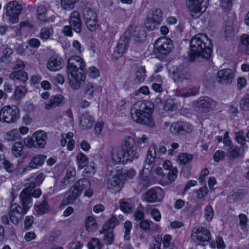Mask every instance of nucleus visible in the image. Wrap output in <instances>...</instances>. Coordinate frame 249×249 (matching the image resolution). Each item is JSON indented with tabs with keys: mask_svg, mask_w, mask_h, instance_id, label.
<instances>
[{
	"mask_svg": "<svg viewBox=\"0 0 249 249\" xmlns=\"http://www.w3.org/2000/svg\"><path fill=\"white\" fill-rule=\"evenodd\" d=\"M85 226L88 231H92L97 228V224L95 218L91 216H88L86 220Z\"/></svg>",
	"mask_w": 249,
	"mask_h": 249,
	"instance_id": "e433bc0d",
	"label": "nucleus"
},
{
	"mask_svg": "<svg viewBox=\"0 0 249 249\" xmlns=\"http://www.w3.org/2000/svg\"><path fill=\"white\" fill-rule=\"evenodd\" d=\"M120 209L124 213H130L131 211V206L129 203L121 200L120 201Z\"/></svg>",
	"mask_w": 249,
	"mask_h": 249,
	"instance_id": "e2e57ef3",
	"label": "nucleus"
},
{
	"mask_svg": "<svg viewBox=\"0 0 249 249\" xmlns=\"http://www.w3.org/2000/svg\"><path fill=\"white\" fill-rule=\"evenodd\" d=\"M79 0H61V5L65 10L72 9Z\"/></svg>",
	"mask_w": 249,
	"mask_h": 249,
	"instance_id": "c03bdc74",
	"label": "nucleus"
},
{
	"mask_svg": "<svg viewBox=\"0 0 249 249\" xmlns=\"http://www.w3.org/2000/svg\"><path fill=\"white\" fill-rule=\"evenodd\" d=\"M46 159V156L44 155H38L34 157L29 163V166L31 168H36L39 166H41Z\"/></svg>",
	"mask_w": 249,
	"mask_h": 249,
	"instance_id": "2f4dec72",
	"label": "nucleus"
},
{
	"mask_svg": "<svg viewBox=\"0 0 249 249\" xmlns=\"http://www.w3.org/2000/svg\"><path fill=\"white\" fill-rule=\"evenodd\" d=\"M26 213H23V209L18 204H12L9 212L10 220L13 224H17Z\"/></svg>",
	"mask_w": 249,
	"mask_h": 249,
	"instance_id": "6ab92c4d",
	"label": "nucleus"
},
{
	"mask_svg": "<svg viewBox=\"0 0 249 249\" xmlns=\"http://www.w3.org/2000/svg\"><path fill=\"white\" fill-rule=\"evenodd\" d=\"M128 32H125L120 38L115 50L112 54L113 57L118 59L121 57L128 48L129 38L126 35Z\"/></svg>",
	"mask_w": 249,
	"mask_h": 249,
	"instance_id": "2eb2a0df",
	"label": "nucleus"
},
{
	"mask_svg": "<svg viewBox=\"0 0 249 249\" xmlns=\"http://www.w3.org/2000/svg\"><path fill=\"white\" fill-rule=\"evenodd\" d=\"M4 139L7 142H13L20 138L19 131L17 129H12L3 134Z\"/></svg>",
	"mask_w": 249,
	"mask_h": 249,
	"instance_id": "f704fd0d",
	"label": "nucleus"
},
{
	"mask_svg": "<svg viewBox=\"0 0 249 249\" xmlns=\"http://www.w3.org/2000/svg\"><path fill=\"white\" fill-rule=\"evenodd\" d=\"M124 183V175L121 171H111L107 182V188L112 193L120 192Z\"/></svg>",
	"mask_w": 249,
	"mask_h": 249,
	"instance_id": "7ed1b4c3",
	"label": "nucleus"
},
{
	"mask_svg": "<svg viewBox=\"0 0 249 249\" xmlns=\"http://www.w3.org/2000/svg\"><path fill=\"white\" fill-rule=\"evenodd\" d=\"M63 65V60L60 56L53 55L47 63V68L51 71H55L61 70Z\"/></svg>",
	"mask_w": 249,
	"mask_h": 249,
	"instance_id": "4be33fe9",
	"label": "nucleus"
},
{
	"mask_svg": "<svg viewBox=\"0 0 249 249\" xmlns=\"http://www.w3.org/2000/svg\"><path fill=\"white\" fill-rule=\"evenodd\" d=\"M125 32H128L127 37L131 36L137 42L143 41L146 36V32L141 26L131 25Z\"/></svg>",
	"mask_w": 249,
	"mask_h": 249,
	"instance_id": "4468645a",
	"label": "nucleus"
},
{
	"mask_svg": "<svg viewBox=\"0 0 249 249\" xmlns=\"http://www.w3.org/2000/svg\"><path fill=\"white\" fill-rule=\"evenodd\" d=\"M233 0H222L221 3V7L225 11H229L232 7Z\"/></svg>",
	"mask_w": 249,
	"mask_h": 249,
	"instance_id": "69168bd1",
	"label": "nucleus"
},
{
	"mask_svg": "<svg viewBox=\"0 0 249 249\" xmlns=\"http://www.w3.org/2000/svg\"><path fill=\"white\" fill-rule=\"evenodd\" d=\"M235 139L238 143L244 146L246 142H249V130L246 132L244 130H240L236 132Z\"/></svg>",
	"mask_w": 249,
	"mask_h": 249,
	"instance_id": "473e14b6",
	"label": "nucleus"
},
{
	"mask_svg": "<svg viewBox=\"0 0 249 249\" xmlns=\"http://www.w3.org/2000/svg\"><path fill=\"white\" fill-rule=\"evenodd\" d=\"M181 131V134H183L184 133H190L193 131V127L189 123L180 122Z\"/></svg>",
	"mask_w": 249,
	"mask_h": 249,
	"instance_id": "4d7b16f0",
	"label": "nucleus"
},
{
	"mask_svg": "<svg viewBox=\"0 0 249 249\" xmlns=\"http://www.w3.org/2000/svg\"><path fill=\"white\" fill-rule=\"evenodd\" d=\"M190 45V61L194 62L199 57L206 59H208L210 57L212 50V42L206 35L199 34L196 35L191 39Z\"/></svg>",
	"mask_w": 249,
	"mask_h": 249,
	"instance_id": "f257e3e1",
	"label": "nucleus"
},
{
	"mask_svg": "<svg viewBox=\"0 0 249 249\" xmlns=\"http://www.w3.org/2000/svg\"><path fill=\"white\" fill-rule=\"evenodd\" d=\"M43 179V174L42 173L37 175L36 177H31L30 180L33 181L35 180V182L32 183L28 187H30L32 189H34L36 186V185H40Z\"/></svg>",
	"mask_w": 249,
	"mask_h": 249,
	"instance_id": "a18cd8bd",
	"label": "nucleus"
},
{
	"mask_svg": "<svg viewBox=\"0 0 249 249\" xmlns=\"http://www.w3.org/2000/svg\"><path fill=\"white\" fill-rule=\"evenodd\" d=\"M196 106L201 112L206 113L214 108L216 102L208 97H202L197 100Z\"/></svg>",
	"mask_w": 249,
	"mask_h": 249,
	"instance_id": "f8f14e48",
	"label": "nucleus"
},
{
	"mask_svg": "<svg viewBox=\"0 0 249 249\" xmlns=\"http://www.w3.org/2000/svg\"><path fill=\"white\" fill-rule=\"evenodd\" d=\"M81 194L73 186H71L64 197L63 202L65 204H73Z\"/></svg>",
	"mask_w": 249,
	"mask_h": 249,
	"instance_id": "393cba45",
	"label": "nucleus"
},
{
	"mask_svg": "<svg viewBox=\"0 0 249 249\" xmlns=\"http://www.w3.org/2000/svg\"><path fill=\"white\" fill-rule=\"evenodd\" d=\"M198 90L196 87H192L188 89L187 91L178 90L177 91V94L179 96L188 97L196 95L198 93Z\"/></svg>",
	"mask_w": 249,
	"mask_h": 249,
	"instance_id": "58836bf2",
	"label": "nucleus"
},
{
	"mask_svg": "<svg viewBox=\"0 0 249 249\" xmlns=\"http://www.w3.org/2000/svg\"><path fill=\"white\" fill-rule=\"evenodd\" d=\"M170 131L173 134H181L180 122L172 124L170 125Z\"/></svg>",
	"mask_w": 249,
	"mask_h": 249,
	"instance_id": "6e6d98bb",
	"label": "nucleus"
},
{
	"mask_svg": "<svg viewBox=\"0 0 249 249\" xmlns=\"http://www.w3.org/2000/svg\"><path fill=\"white\" fill-rule=\"evenodd\" d=\"M83 16L88 29L91 32L95 31L99 26L96 12L89 7H85L83 9Z\"/></svg>",
	"mask_w": 249,
	"mask_h": 249,
	"instance_id": "6e6552de",
	"label": "nucleus"
},
{
	"mask_svg": "<svg viewBox=\"0 0 249 249\" xmlns=\"http://www.w3.org/2000/svg\"><path fill=\"white\" fill-rule=\"evenodd\" d=\"M119 221L117 218L113 215L108 221H107L103 226L104 230H109L113 229L118 225Z\"/></svg>",
	"mask_w": 249,
	"mask_h": 249,
	"instance_id": "79ce46f5",
	"label": "nucleus"
},
{
	"mask_svg": "<svg viewBox=\"0 0 249 249\" xmlns=\"http://www.w3.org/2000/svg\"><path fill=\"white\" fill-rule=\"evenodd\" d=\"M13 53L12 50L9 47H6L3 51V55L1 57L2 61H6L10 55Z\"/></svg>",
	"mask_w": 249,
	"mask_h": 249,
	"instance_id": "338daca9",
	"label": "nucleus"
},
{
	"mask_svg": "<svg viewBox=\"0 0 249 249\" xmlns=\"http://www.w3.org/2000/svg\"><path fill=\"white\" fill-rule=\"evenodd\" d=\"M149 17L157 22L160 23L162 18V13L161 10L159 8L153 9L152 11L151 16H149Z\"/></svg>",
	"mask_w": 249,
	"mask_h": 249,
	"instance_id": "49530a36",
	"label": "nucleus"
},
{
	"mask_svg": "<svg viewBox=\"0 0 249 249\" xmlns=\"http://www.w3.org/2000/svg\"><path fill=\"white\" fill-rule=\"evenodd\" d=\"M208 193L207 188L206 186H203L200 188L199 190L196 191L197 197L199 199L202 198Z\"/></svg>",
	"mask_w": 249,
	"mask_h": 249,
	"instance_id": "774afa93",
	"label": "nucleus"
},
{
	"mask_svg": "<svg viewBox=\"0 0 249 249\" xmlns=\"http://www.w3.org/2000/svg\"><path fill=\"white\" fill-rule=\"evenodd\" d=\"M192 156L187 153H182L178 157V160L180 164L183 165L189 163L192 160Z\"/></svg>",
	"mask_w": 249,
	"mask_h": 249,
	"instance_id": "8fccbe9b",
	"label": "nucleus"
},
{
	"mask_svg": "<svg viewBox=\"0 0 249 249\" xmlns=\"http://www.w3.org/2000/svg\"><path fill=\"white\" fill-rule=\"evenodd\" d=\"M126 154L122 148L114 147L112 148L111 151L112 159L116 162H124V160L125 161H132L133 159L127 157Z\"/></svg>",
	"mask_w": 249,
	"mask_h": 249,
	"instance_id": "412c9836",
	"label": "nucleus"
},
{
	"mask_svg": "<svg viewBox=\"0 0 249 249\" xmlns=\"http://www.w3.org/2000/svg\"><path fill=\"white\" fill-rule=\"evenodd\" d=\"M76 160L79 167L82 169L85 166L86 163L88 161V158L83 153H79L77 155Z\"/></svg>",
	"mask_w": 249,
	"mask_h": 249,
	"instance_id": "09e8293b",
	"label": "nucleus"
},
{
	"mask_svg": "<svg viewBox=\"0 0 249 249\" xmlns=\"http://www.w3.org/2000/svg\"><path fill=\"white\" fill-rule=\"evenodd\" d=\"M69 24L74 32L77 33L81 32L83 23L79 12L74 11L71 13L69 18Z\"/></svg>",
	"mask_w": 249,
	"mask_h": 249,
	"instance_id": "aec40b11",
	"label": "nucleus"
},
{
	"mask_svg": "<svg viewBox=\"0 0 249 249\" xmlns=\"http://www.w3.org/2000/svg\"><path fill=\"white\" fill-rule=\"evenodd\" d=\"M191 238L193 241L205 246L209 243L211 235L207 228L198 226L193 229Z\"/></svg>",
	"mask_w": 249,
	"mask_h": 249,
	"instance_id": "39448f33",
	"label": "nucleus"
},
{
	"mask_svg": "<svg viewBox=\"0 0 249 249\" xmlns=\"http://www.w3.org/2000/svg\"><path fill=\"white\" fill-rule=\"evenodd\" d=\"M164 108L165 110H173L175 108V104L173 99L169 98L166 100Z\"/></svg>",
	"mask_w": 249,
	"mask_h": 249,
	"instance_id": "680f3d73",
	"label": "nucleus"
},
{
	"mask_svg": "<svg viewBox=\"0 0 249 249\" xmlns=\"http://www.w3.org/2000/svg\"><path fill=\"white\" fill-rule=\"evenodd\" d=\"M35 141L34 147L36 148H44L47 143V136L45 131L38 130L33 134Z\"/></svg>",
	"mask_w": 249,
	"mask_h": 249,
	"instance_id": "5701e85b",
	"label": "nucleus"
},
{
	"mask_svg": "<svg viewBox=\"0 0 249 249\" xmlns=\"http://www.w3.org/2000/svg\"><path fill=\"white\" fill-rule=\"evenodd\" d=\"M86 65L83 59L77 55L71 56L68 60V73L85 72Z\"/></svg>",
	"mask_w": 249,
	"mask_h": 249,
	"instance_id": "9d476101",
	"label": "nucleus"
},
{
	"mask_svg": "<svg viewBox=\"0 0 249 249\" xmlns=\"http://www.w3.org/2000/svg\"><path fill=\"white\" fill-rule=\"evenodd\" d=\"M244 153V148L242 147L235 146L227 153V156L231 160L242 158Z\"/></svg>",
	"mask_w": 249,
	"mask_h": 249,
	"instance_id": "7c9ffc66",
	"label": "nucleus"
},
{
	"mask_svg": "<svg viewBox=\"0 0 249 249\" xmlns=\"http://www.w3.org/2000/svg\"><path fill=\"white\" fill-rule=\"evenodd\" d=\"M9 78L14 81L18 80L21 83H25L28 80V75L25 71H17L11 72Z\"/></svg>",
	"mask_w": 249,
	"mask_h": 249,
	"instance_id": "c756f323",
	"label": "nucleus"
},
{
	"mask_svg": "<svg viewBox=\"0 0 249 249\" xmlns=\"http://www.w3.org/2000/svg\"><path fill=\"white\" fill-rule=\"evenodd\" d=\"M82 71L79 72L68 73L70 86L73 89H78L85 85V75Z\"/></svg>",
	"mask_w": 249,
	"mask_h": 249,
	"instance_id": "ddd939ff",
	"label": "nucleus"
},
{
	"mask_svg": "<svg viewBox=\"0 0 249 249\" xmlns=\"http://www.w3.org/2000/svg\"><path fill=\"white\" fill-rule=\"evenodd\" d=\"M101 233L104 234V239L107 244H111L114 241V235L112 231H109V230L100 231Z\"/></svg>",
	"mask_w": 249,
	"mask_h": 249,
	"instance_id": "a19ab883",
	"label": "nucleus"
},
{
	"mask_svg": "<svg viewBox=\"0 0 249 249\" xmlns=\"http://www.w3.org/2000/svg\"><path fill=\"white\" fill-rule=\"evenodd\" d=\"M26 92V89L24 86H18L14 91V96L16 98H19L23 96Z\"/></svg>",
	"mask_w": 249,
	"mask_h": 249,
	"instance_id": "bf43d9fd",
	"label": "nucleus"
},
{
	"mask_svg": "<svg viewBox=\"0 0 249 249\" xmlns=\"http://www.w3.org/2000/svg\"><path fill=\"white\" fill-rule=\"evenodd\" d=\"M204 216L208 221L212 220L213 216V212L212 206L208 205L205 208Z\"/></svg>",
	"mask_w": 249,
	"mask_h": 249,
	"instance_id": "052dcab7",
	"label": "nucleus"
},
{
	"mask_svg": "<svg viewBox=\"0 0 249 249\" xmlns=\"http://www.w3.org/2000/svg\"><path fill=\"white\" fill-rule=\"evenodd\" d=\"M47 9L43 5L38 6L36 9L37 17L38 19L42 21H47L46 17Z\"/></svg>",
	"mask_w": 249,
	"mask_h": 249,
	"instance_id": "ea45409f",
	"label": "nucleus"
},
{
	"mask_svg": "<svg viewBox=\"0 0 249 249\" xmlns=\"http://www.w3.org/2000/svg\"><path fill=\"white\" fill-rule=\"evenodd\" d=\"M204 0H187L186 3L188 9L191 12L192 17H195L194 14L201 12V5Z\"/></svg>",
	"mask_w": 249,
	"mask_h": 249,
	"instance_id": "a878e982",
	"label": "nucleus"
},
{
	"mask_svg": "<svg viewBox=\"0 0 249 249\" xmlns=\"http://www.w3.org/2000/svg\"><path fill=\"white\" fill-rule=\"evenodd\" d=\"M146 77L145 70L144 68H139L135 73L134 81L136 83L140 84L143 82Z\"/></svg>",
	"mask_w": 249,
	"mask_h": 249,
	"instance_id": "4c0bfd02",
	"label": "nucleus"
},
{
	"mask_svg": "<svg viewBox=\"0 0 249 249\" xmlns=\"http://www.w3.org/2000/svg\"><path fill=\"white\" fill-rule=\"evenodd\" d=\"M49 206L46 199L41 202H37L35 205V209L36 213L39 214H43L48 213Z\"/></svg>",
	"mask_w": 249,
	"mask_h": 249,
	"instance_id": "72a5a7b5",
	"label": "nucleus"
},
{
	"mask_svg": "<svg viewBox=\"0 0 249 249\" xmlns=\"http://www.w3.org/2000/svg\"><path fill=\"white\" fill-rule=\"evenodd\" d=\"M160 24L150 17H148L145 21V26L149 31H153L158 28V26Z\"/></svg>",
	"mask_w": 249,
	"mask_h": 249,
	"instance_id": "de8ad7c7",
	"label": "nucleus"
},
{
	"mask_svg": "<svg viewBox=\"0 0 249 249\" xmlns=\"http://www.w3.org/2000/svg\"><path fill=\"white\" fill-rule=\"evenodd\" d=\"M94 123V120L93 117L88 113L85 112L81 115L80 119V124L83 129L91 128Z\"/></svg>",
	"mask_w": 249,
	"mask_h": 249,
	"instance_id": "cd10ccee",
	"label": "nucleus"
},
{
	"mask_svg": "<svg viewBox=\"0 0 249 249\" xmlns=\"http://www.w3.org/2000/svg\"><path fill=\"white\" fill-rule=\"evenodd\" d=\"M64 97L62 95L57 94L53 96L45 104V108L51 109L64 103Z\"/></svg>",
	"mask_w": 249,
	"mask_h": 249,
	"instance_id": "bb28decb",
	"label": "nucleus"
},
{
	"mask_svg": "<svg viewBox=\"0 0 249 249\" xmlns=\"http://www.w3.org/2000/svg\"><path fill=\"white\" fill-rule=\"evenodd\" d=\"M173 47L170 39L160 38L157 39L154 44L153 53L157 58L162 59L168 55Z\"/></svg>",
	"mask_w": 249,
	"mask_h": 249,
	"instance_id": "20e7f679",
	"label": "nucleus"
},
{
	"mask_svg": "<svg viewBox=\"0 0 249 249\" xmlns=\"http://www.w3.org/2000/svg\"><path fill=\"white\" fill-rule=\"evenodd\" d=\"M164 197L163 190L159 187L149 189L146 193L145 200L149 203L160 202Z\"/></svg>",
	"mask_w": 249,
	"mask_h": 249,
	"instance_id": "a211bd4d",
	"label": "nucleus"
},
{
	"mask_svg": "<svg viewBox=\"0 0 249 249\" xmlns=\"http://www.w3.org/2000/svg\"><path fill=\"white\" fill-rule=\"evenodd\" d=\"M152 222L148 221L147 220H142L140 221L139 226L142 229L143 231H147L149 230L151 224Z\"/></svg>",
	"mask_w": 249,
	"mask_h": 249,
	"instance_id": "0e129e2a",
	"label": "nucleus"
},
{
	"mask_svg": "<svg viewBox=\"0 0 249 249\" xmlns=\"http://www.w3.org/2000/svg\"><path fill=\"white\" fill-rule=\"evenodd\" d=\"M75 175L76 171L75 169L73 167H70L67 169L66 175L63 178L71 184L75 179Z\"/></svg>",
	"mask_w": 249,
	"mask_h": 249,
	"instance_id": "37998d69",
	"label": "nucleus"
},
{
	"mask_svg": "<svg viewBox=\"0 0 249 249\" xmlns=\"http://www.w3.org/2000/svg\"><path fill=\"white\" fill-rule=\"evenodd\" d=\"M101 246L100 241L97 238L92 239L88 243L89 249H100Z\"/></svg>",
	"mask_w": 249,
	"mask_h": 249,
	"instance_id": "13d9d810",
	"label": "nucleus"
},
{
	"mask_svg": "<svg viewBox=\"0 0 249 249\" xmlns=\"http://www.w3.org/2000/svg\"><path fill=\"white\" fill-rule=\"evenodd\" d=\"M0 163L3 165L4 169L9 173H12L15 169L14 165L8 160L2 159V158H1Z\"/></svg>",
	"mask_w": 249,
	"mask_h": 249,
	"instance_id": "3c124183",
	"label": "nucleus"
},
{
	"mask_svg": "<svg viewBox=\"0 0 249 249\" xmlns=\"http://www.w3.org/2000/svg\"><path fill=\"white\" fill-rule=\"evenodd\" d=\"M240 107L241 109L245 110H249V93L245 95L241 100Z\"/></svg>",
	"mask_w": 249,
	"mask_h": 249,
	"instance_id": "5fc2aeb1",
	"label": "nucleus"
},
{
	"mask_svg": "<svg viewBox=\"0 0 249 249\" xmlns=\"http://www.w3.org/2000/svg\"><path fill=\"white\" fill-rule=\"evenodd\" d=\"M32 190L30 187H26L19 195L20 204L22 206L24 213H26L32 206Z\"/></svg>",
	"mask_w": 249,
	"mask_h": 249,
	"instance_id": "f3484780",
	"label": "nucleus"
},
{
	"mask_svg": "<svg viewBox=\"0 0 249 249\" xmlns=\"http://www.w3.org/2000/svg\"><path fill=\"white\" fill-rule=\"evenodd\" d=\"M72 186L81 194L83 191L90 187V182L88 179L83 178L78 180Z\"/></svg>",
	"mask_w": 249,
	"mask_h": 249,
	"instance_id": "c85d7f7f",
	"label": "nucleus"
},
{
	"mask_svg": "<svg viewBox=\"0 0 249 249\" xmlns=\"http://www.w3.org/2000/svg\"><path fill=\"white\" fill-rule=\"evenodd\" d=\"M4 8L8 21L13 24L17 23L22 10L21 5L17 1L13 0L9 1Z\"/></svg>",
	"mask_w": 249,
	"mask_h": 249,
	"instance_id": "423d86ee",
	"label": "nucleus"
},
{
	"mask_svg": "<svg viewBox=\"0 0 249 249\" xmlns=\"http://www.w3.org/2000/svg\"><path fill=\"white\" fill-rule=\"evenodd\" d=\"M53 32L52 28H44L40 32V37L44 40H47Z\"/></svg>",
	"mask_w": 249,
	"mask_h": 249,
	"instance_id": "603ef678",
	"label": "nucleus"
},
{
	"mask_svg": "<svg viewBox=\"0 0 249 249\" xmlns=\"http://www.w3.org/2000/svg\"><path fill=\"white\" fill-rule=\"evenodd\" d=\"M96 172L95 164L92 162L88 163L84 169V173L86 175H94Z\"/></svg>",
	"mask_w": 249,
	"mask_h": 249,
	"instance_id": "864d4df0",
	"label": "nucleus"
},
{
	"mask_svg": "<svg viewBox=\"0 0 249 249\" xmlns=\"http://www.w3.org/2000/svg\"><path fill=\"white\" fill-rule=\"evenodd\" d=\"M23 145L20 142H15L12 147V152L13 155L17 157H20L23 154Z\"/></svg>",
	"mask_w": 249,
	"mask_h": 249,
	"instance_id": "c9c22d12",
	"label": "nucleus"
},
{
	"mask_svg": "<svg viewBox=\"0 0 249 249\" xmlns=\"http://www.w3.org/2000/svg\"><path fill=\"white\" fill-rule=\"evenodd\" d=\"M152 107V104L149 101L137 102L131 108V115L132 119L139 124L153 127L155 124L151 117Z\"/></svg>",
	"mask_w": 249,
	"mask_h": 249,
	"instance_id": "f03ea898",
	"label": "nucleus"
},
{
	"mask_svg": "<svg viewBox=\"0 0 249 249\" xmlns=\"http://www.w3.org/2000/svg\"><path fill=\"white\" fill-rule=\"evenodd\" d=\"M18 118V110L16 107L5 106L0 111V121L6 123H13Z\"/></svg>",
	"mask_w": 249,
	"mask_h": 249,
	"instance_id": "0eeeda50",
	"label": "nucleus"
},
{
	"mask_svg": "<svg viewBox=\"0 0 249 249\" xmlns=\"http://www.w3.org/2000/svg\"><path fill=\"white\" fill-rule=\"evenodd\" d=\"M234 76V72L231 69H224L217 72L216 80L219 83L229 85L232 82Z\"/></svg>",
	"mask_w": 249,
	"mask_h": 249,
	"instance_id": "dca6fc26",
	"label": "nucleus"
},
{
	"mask_svg": "<svg viewBox=\"0 0 249 249\" xmlns=\"http://www.w3.org/2000/svg\"><path fill=\"white\" fill-rule=\"evenodd\" d=\"M173 78L176 83H181L184 80H189L191 75L187 68L181 66L178 68L177 72L173 73Z\"/></svg>",
	"mask_w": 249,
	"mask_h": 249,
	"instance_id": "b1692460",
	"label": "nucleus"
},
{
	"mask_svg": "<svg viewBox=\"0 0 249 249\" xmlns=\"http://www.w3.org/2000/svg\"><path fill=\"white\" fill-rule=\"evenodd\" d=\"M157 157L155 145L153 144L149 146L146 155L142 170V174H149L154 166V163Z\"/></svg>",
	"mask_w": 249,
	"mask_h": 249,
	"instance_id": "1a4fd4ad",
	"label": "nucleus"
},
{
	"mask_svg": "<svg viewBox=\"0 0 249 249\" xmlns=\"http://www.w3.org/2000/svg\"><path fill=\"white\" fill-rule=\"evenodd\" d=\"M122 149L126 152V155L129 158L132 159H137L139 154L134 139L131 137H127L124 141V144L122 146Z\"/></svg>",
	"mask_w": 249,
	"mask_h": 249,
	"instance_id": "9b49d317",
	"label": "nucleus"
}]
</instances>
